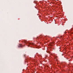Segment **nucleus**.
<instances>
[{"instance_id":"7ed1b4c3","label":"nucleus","mask_w":73,"mask_h":73,"mask_svg":"<svg viewBox=\"0 0 73 73\" xmlns=\"http://www.w3.org/2000/svg\"><path fill=\"white\" fill-rule=\"evenodd\" d=\"M27 46H28V45H27Z\"/></svg>"},{"instance_id":"f257e3e1","label":"nucleus","mask_w":73,"mask_h":73,"mask_svg":"<svg viewBox=\"0 0 73 73\" xmlns=\"http://www.w3.org/2000/svg\"><path fill=\"white\" fill-rule=\"evenodd\" d=\"M24 41L25 42V43H26V44H28L29 45H34V44L33 43H29V42H27V41L25 40Z\"/></svg>"},{"instance_id":"f03ea898","label":"nucleus","mask_w":73,"mask_h":73,"mask_svg":"<svg viewBox=\"0 0 73 73\" xmlns=\"http://www.w3.org/2000/svg\"><path fill=\"white\" fill-rule=\"evenodd\" d=\"M23 46H22V45H21V44H19V45H18V47L19 48H20V47H22Z\"/></svg>"}]
</instances>
